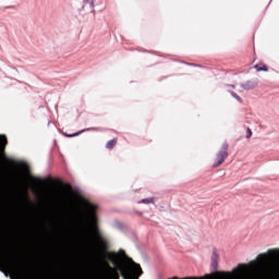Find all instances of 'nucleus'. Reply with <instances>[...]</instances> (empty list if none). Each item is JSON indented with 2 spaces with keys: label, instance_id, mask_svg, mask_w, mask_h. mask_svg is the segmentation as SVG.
<instances>
[{
  "label": "nucleus",
  "instance_id": "nucleus-1",
  "mask_svg": "<svg viewBox=\"0 0 279 279\" xmlns=\"http://www.w3.org/2000/svg\"><path fill=\"white\" fill-rule=\"evenodd\" d=\"M250 279H279V248H270L250 262Z\"/></svg>",
  "mask_w": 279,
  "mask_h": 279
},
{
  "label": "nucleus",
  "instance_id": "nucleus-2",
  "mask_svg": "<svg viewBox=\"0 0 279 279\" xmlns=\"http://www.w3.org/2000/svg\"><path fill=\"white\" fill-rule=\"evenodd\" d=\"M8 137L0 135V153L5 151ZM0 175H34L32 165L24 160L3 157L0 160Z\"/></svg>",
  "mask_w": 279,
  "mask_h": 279
},
{
  "label": "nucleus",
  "instance_id": "nucleus-3",
  "mask_svg": "<svg viewBox=\"0 0 279 279\" xmlns=\"http://www.w3.org/2000/svg\"><path fill=\"white\" fill-rule=\"evenodd\" d=\"M81 202L87 215V219H89V221H92V223L94 225V234L96 240H93L90 242V245L92 247H94V250H96V252L101 254V252H106V250L110 247V242H108V239L101 235V232L99 231V227L97 226V208L98 207L97 205L90 203L88 199L84 197L81 198Z\"/></svg>",
  "mask_w": 279,
  "mask_h": 279
},
{
  "label": "nucleus",
  "instance_id": "nucleus-4",
  "mask_svg": "<svg viewBox=\"0 0 279 279\" xmlns=\"http://www.w3.org/2000/svg\"><path fill=\"white\" fill-rule=\"evenodd\" d=\"M228 143L222 144L221 149L216 154V157L214 159V162L211 165L213 169H217V167H221L223 162L228 159V149H229Z\"/></svg>",
  "mask_w": 279,
  "mask_h": 279
},
{
  "label": "nucleus",
  "instance_id": "nucleus-5",
  "mask_svg": "<svg viewBox=\"0 0 279 279\" xmlns=\"http://www.w3.org/2000/svg\"><path fill=\"white\" fill-rule=\"evenodd\" d=\"M64 191L68 193V195H74L75 197H80L82 195V192L78 187H73L71 183H65L63 185Z\"/></svg>",
  "mask_w": 279,
  "mask_h": 279
},
{
  "label": "nucleus",
  "instance_id": "nucleus-6",
  "mask_svg": "<svg viewBox=\"0 0 279 279\" xmlns=\"http://www.w3.org/2000/svg\"><path fill=\"white\" fill-rule=\"evenodd\" d=\"M105 267L107 269L105 271V278L112 279V278H114V276H117V278H119V272L114 271V268H112V266H110V264L108 262L105 263Z\"/></svg>",
  "mask_w": 279,
  "mask_h": 279
},
{
  "label": "nucleus",
  "instance_id": "nucleus-7",
  "mask_svg": "<svg viewBox=\"0 0 279 279\" xmlns=\"http://www.w3.org/2000/svg\"><path fill=\"white\" fill-rule=\"evenodd\" d=\"M211 267H213V269H217V267H219V251L217 248L213 250Z\"/></svg>",
  "mask_w": 279,
  "mask_h": 279
},
{
  "label": "nucleus",
  "instance_id": "nucleus-8",
  "mask_svg": "<svg viewBox=\"0 0 279 279\" xmlns=\"http://www.w3.org/2000/svg\"><path fill=\"white\" fill-rule=\"evenodd\" d=\"M108 260L117 266L119 265V255L116 252L108 253Z\"/></svg>",
  "mask_w": 279,
  "mask_h": 279
},
{
  "label": "nucleus",
  "instance_id": "nucleus-9",
  "mask_svg": "<svg viewBox=\"0 0 279 279\" xmlns=\"http://www.w3.org/2000/svg\"><path fill=\"white\" fill-rule=\"evenodd\" d=\"M255 69H256L257 72H260V71L267 72V71H269V68H267V65L265 63H257L255 65Z\"/></svg>",
  "mask_w": 279,
  "mask_h": 279
},
{
  "label": "nucleus",
  "instance_id": "nucleus-10",
  "mask_svg": "<svg viewBox=\"0 0 279 279\" xmlns=\"http://www.w3.org/2000/svg\"><path fill=\"white\" fill-rule=\"evenodd\" d=\"M156 197L143 198L137 204H155Z\"/></svg>",
  "mask_w": 279,
  "mask_h": 279
},
{
  "label": "nucleus",
  "instance_id": "nucleus-11",
  "mask_svg": "<svg viewBox=\"0 0 279 279\" xmlns=\"http://www.w3.org/2000/svg\"><path fill=\"white\" fill-rule=\"evenodd\" d=\"M107 149H114L117 147V138H113L106 144Z\"/></svg>",
  "mask_w": 279,
  "mask_h": 279
},
{
  "label": "nucleus",
  "instance_id": "nucleus-12",
  "mask_svg": "<svg viewBox=\"0 0 279 279\" xmlns=\"http://www.w3.org/2000/svg\"><path fill=\"white\" fill-rule=\"evenodd\" d=\"M135 267V271H137V276H143V268H141V265L133 263Z\"/></svg>",
  "mask_w": 279,
  "mask_h": 279
},
{
  "label": "nucleus",
  "instance_id": "nucleus-13",
  "mask_svg": "<svg viewBox=\"0 0 279 279\" xmlns=\"http://www.w3.org/2000/svg\"><path fill=\"white\" fill-rule=\"evenodd\" d=\"M231 93V96L236 99V101H239V104H243V98H241L240 96H238L236 93L234 92H230Z\"/></svg>",
  "mask_w": 279,
  "mask_h": 279
},
{
  "label": "nucleus",
  "instance_id": "nucleus-14",
  "mask_svg": "<svg viewBox=\"0 0 279 279\" xmlns=\"http://www.w3.org/2000/svg\"><path fill=\"white\" fill-rule=\"evenodd\" d=\"M82 132H84V131H78V132H76V133H74V134H66V133H65V136H66L68 138H73V137H75V136H80V134H82Z\"/></svg>",
  "mask_w": 279,
  "mask_h": 279
},
{
  "label": "nucleus",
  "instance_id": "nucleus-15",
  "mask_svg": "<svg viewBox=\"0 0 279 279\" xmlns=\"http://www.w3.org/2000/svg\"><path fill=\"white\" fill-rule=\"evenodd\" d=\"M246 132V138H252V129L247 128Z\"/></svg>",
  "mask_w": 279,
  "mask_h": 279
},
{
  "label": "nucleus",
  "instance_id": "nucleus-16",
  "mask_svg": "<svg viewBox=\"0 0 279 279\" xmlns=\"http://www.w3.org/2000/svg\"><path fill=\"white\" fill-rule=\"evenodd\" d=\"M5 256H7V258H12V253L7 252V253H5Z\"/></svg>",
  "mask_w": 279,
  "mask_h": 279
},
{
  "label": "nucleus",
  "instance_id": "nucleus-17",
  "mask_svg": "<svg viewBox=\"0 0 279 279\" xmlns=\"http://www.w3.org/2000/svg\"><path fill=\"white\" fill-rule=\"evenodd\" d=\"M119 271H120V274H121L122 278H124V279H125V274H124L123 271H121V269H119Z\"/></svg>",
  "mask_w": 279,
  "mask_h": 279
},
{
  "label": "nucleus",
  "instance_id": "nucleus-18",
  "mask_svg": "<svg viewBox=\"0 0 279 279\" xmlns=\"http://www.w3.org/2000/svg\"><path fill=\"white\" fill-rule=\"evenodd\" d=\"M120 254H121L122 256H125V251L120 250Z\"/></svg>",
  "mask_w": 279,
  "mask_h": 279
},
{
  "label": "nucleus",
  "instance_id": "nucleus-19",
  "mask_svg": "<svg viewBox=\"0 0 279 279\" xmlns=\"http://www.w3.org/2000/svg\"><path fill=\"white\" fill-rule=\"evenodd\" d=\"M87 1H89V2H90V5H93V3H94L93 0H87Z\"/></svg>",
  "mask_w": 279,
  "mask_h": 279
},
{
  "label": "nucleus",
  "instance_id": "nucleus-20",
  "mask_svg": "<svg viewBox=\"0 0 279 279\" xmlns=\"http://www.w3.org/2000/svg\"><path fill=\"white\" fill-rule=\"evenodd\" d=\"M0 271H3V268H0Z\"/></svg>",
  "mask_w": 279,
  "mask_h": 279
}]
</instances>
